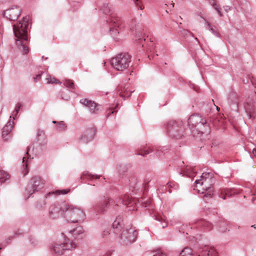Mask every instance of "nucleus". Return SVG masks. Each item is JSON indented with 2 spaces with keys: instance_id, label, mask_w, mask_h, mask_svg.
Here are the masks:
<instances>
[{
  "instance_id": "nucleus-4",
  "label": "nucleus",
  "mask_w": 256,
  "mask_h": 256,
  "mask_svg": "<svg viewBox=\"0 0 256 256\" xmlns=\"http://www.w3.org/2000/svg\"><path fill=\"white\" fill-rule=\"evenodd\" d=\"M100 10L105 14L110 15L107 20L111 35L114 38H117L118 34V28L120 24V19L114 14H113L112 7L108 4H104L100 8Z\"/></svg>"
},
{
  "instance_id": "nucleus-13",
  "label": "nucleus",
  "mask_w": 256,
  "mask_h": 256,
  "mask_svg": "<svg viewBox=\"0 0 256 256\" xmlns=\"http://www.w3.org/2000/svg\"><path fill=\"white\" fill-rule=\"evenodd\" d=\"M20 9L18 6H12L4 12V15L10 20H15L20 16Z\"/></svg>"
},
{
  "instance_id": "nucleus-12",
  "label": "nucleus",
  "mask_w": 256,
  "mask_h": 256,
  "mask_svg": "<svg viewBox=\"0 0 256 256\" xmlns=\"http://www.w3.org/2000/svg\"><path fill=\"white\" fill-rule=\"evenodd\" d=\"M114 204V202L112 200L104 198L97 204L94 206L93 207L96 214H103L106 211L110 206Z\"/></svg>"
},
{
  "instance_id": "nucleus-32",
  "label": "nucleus",
  "mask_w": 256,
  "mask_h": 256,
  "mask_svg": "<svg viewBox=\"0 0 256 256\" xmlns=\"http://www.w3.org/2000/svg\"><path fill=\"white\" fill-rule=\"evenodd\" d=\"M64 84L70 89H74V82L70 80H66Z\"/></svg>"
},
{
  "instance_id": "nucleus-33",
  "label": "nucleus",
  "mask_w": 256,
  "mask_h": 256,
  "mask_svg": "<svg viewBox=\"0 0 256 256\" xmlns=\"http://www.w3.org/2000/svg\"><path fill=\"white\" fill-rule=\"evenodd\" d=\"M206 24L208 25V29L210 30L212 34H213L214 36H216L217 37L219 36L218 32H217V30H214L213 28L210 27V24L208 22H206Z\"/></svg>"
},
{
  "instance_id": "nucleus-36",
  "label": "nucleus",
  "mask_w": 256,
  "mask_h": 256,
  "mask_svg": "<svg viewBox=\"0 0 256 256\" xmlns=\"http://www.w3.org/2000/svg\"><path fill=\"white\" fill-rule=\"evenodd\" d=\"M184 172L189 175V176H190V174L191 172H194V169L191 168L190 167H186V168L184 170Z\"/></svg>"
},
{
  "instance_id": "nucleus-53",
  "label": "nucleus",
  "mask_w": 256,
  "mask_h": 256,
  "mask_svg": "<svg viewBox=\"0 0 256 256\" xmlns=\"http://www.w3.org/2000/svg\"><path fill=\"white\" fill-rule=\"evenodd\" d=\"M216 109H217L218 110H219L220 108H219L218 107V106H217Z\"/></svg>"
},
{
  "instance_id": "nucleus-14",
  "label": "nucleus",
  "mask_w": 256,
  "mask_h": 256,
  "mask_svg": "<svg viewBox=\"0 0 256 256\" xmlns=\"http://www.w3.org/2000/svg\"><path fill=\"white\" fill-rule=\"evenodd\" d=\"M80 103L88 108L91 114H96L100 110V106L91 100L86 98L82 99Z\"/></svg>"
},
{
  "instance_id": "nucleus-41",
  "label": "nucleus",
  "mask_w": 256,
  "mask_h": 256,
  "mask_svg": "<svg viewBox=\"0 0 256 256\" xmlns=\"http://www.w3.org/2000/svg\"><path fill=\"white\" fill-rule=\"evenodd\" d=\"M156 220L160 221V222H162L165 220V217L162 216H157L156 218Z\"/></svg>"
},
{
  "instance_id": "nucleus-49",
  "label": "nucleus",
  "mask_w": 256,
  "mask_h": 256,
  "mask_svg": "<svg viewBox=\"0 0 256 256\" xmlns=\"http://www.w3.org/2000/svg\"><path fill=\"white\" fill-rule=\"evenodd\" d=\"M254 200H255V198H252V202H254Z\"/></svg>"
},
{
  "instance_id": "nucleus-9",
  "label": "nucleus",
  "mask_w": 256,
  "mask_h": 256,
  "mask_svg": "<svg viewBox=\"0 0 256 256\" xmlns=\"http://www.w3.org/2000/svg\"><path fill=\"white\" fill-rule=\"evenodd\" d=\"M45 184L44 180L39 176H34L29 182L28 186L26 190L25 196L28 198L34 192L42 189Z\"/></svg>"
},
{
  "instance_id": "nucleus-6",
  "label": "nucleus",
  "mask_w": 256,
  "mask_h": 256,
  "mask_svg": "<svg viewBox=\"0 0 256 256\" xmlns=\"http://www.w3.org/2000/svg\"><path fill=\"white\" fill-rule=\"evenodd\" d=\"M68 208L65 218L74 223H81L86 218L84 211L77 206L67 203Z\"/></svg>"
},
{
  "instance_id": "nucleus-37",
  "label": "nucleus",
  "mask_w": 256,
  "mask_h": 256,
  "mask_svg": "<svg viewBox=\"0 0 256 256\" xmlns=\"http://www.w3.org/2000/svg\"><path fill=\"white\" fill-rule=\"evenodd\" d=\"M134 2L136 6H138L141 10L144 8V6L142 4H141L139 0H134Z\"/></svg>"
},
{
  "instance_id": "nucleus-11",
  "label": "nucleus",
  "mask_w": 256,
  "mask_h": 256,
  "mask_svg": "<svg viewBox=\"0 0 256 256\" xmlns=\"http://www.w3.org/2000/svg\"><path fill=\"white\" fill-rule=\"evenodd\" d=\"M76 247V244L74 242H69L68 239H65L64 242H58L54 244L53 250L54 252L58 255L62 254L65 250H72Z\"/></svg>"
},
{
  "instance_id": "nucleus-44",
  "label": "nucleus",
  "mask_w": 256,
  "mask_h": 256,
  "mask_svg": "<svg viewBox=\"0 0 256 256\" xmlns=\"http://www.w3.org/2000/svg\"><path fill=\"white\" fill-rule=\"evenodd\" d=\"M42 72H41V73H40V74H37V75L36 76V77H34V81H35L36 82H37L36 79H37V78H40V76H41V75H42Z\"/></svg>"
},
{
  "instance_id": "nucleus-7",
  "label": "nucleus",
  "mask_w": 256,
  "mask_h": 256,
  "mask_svg": "<svg viewBox=\"0 0 256 256\" xmlns=\"http://www.w3.org/2000/svg\"><path fill=\"white\" fill-rule=\"evenodd\" d=\"M131 62V56L128 53H121L112 58V66L117 70H123L128 68Z\"/></svg>"
},
{
  "instance_id": "nucleus-31",
  "label": "nucleus",
  "mask_w": 256,
  "mask_h": 256,
  "mask_svg": "<svg viewBox=\"0 0 256 256\" xmlns=\"http://www.w3.org/2000/svg\"><path fill=\"white\" fill-rule=\"evenodd\" d=\"M152 150L150 148L148 150L141 149L138 153V155L142 156H146L147 154L152 152Z\"/></svg>"
},
{
  "instance_id": "nucleus-23",
  "label": "nucleus",
  "mask_w": 256,
  "mask_h": 256,
  "mask_svg": "<svg viewBox=\"0 0 256 256\" xmlns=\"http://www.w3.org/2000/svg\"><path fill=\"white\" fill-rule=\"evenodd\" d=\"M118 90L120 92V96L121 97H128L130 96V94H128L127 88L123 87L122 86H119Z\"/></svg>"
},
{
  "instance_id": "nucleus-1",
  "label": "nucleus",
  "mask_w": 256,
  "mask_h": 256,
  "mask_svg": "<svg viewBox=\"0 0 256 256\" xmlns=\"http://www.w3.org/2000/svg\"><path fill=\"white\" fill-rule=\"evenodd\" d=\"M28 18H25L22 21L18 22L13 25L16 47L22 54L28 52Z\"/></svg>"
},
{
  "instance_id": "nucleus-39",
  "label": "nucleus",
  "mask_w": 256,
  "mask_h": 256,
  "mask_svg": "<svg viewBox=\"0 0 256 256\" xmlns=\"http://www.w3.org/2000/svg\"><path fill=\"white\" fill-rule=\"evenodd\" d=\"M110 234V232L108 230H104L102 232V236L103 238L106 237Z\"/></svg>"
},
{
  "instance_id": "nucleus-42",
  "label": "nucleus",
  "mask_w": 256,
  "mask_h": 256,
  "mask_svg": "<svg viewBox=\"0 0 256 256\" xmlns=\"http://www.w3.org/2000/svg\"><path fill=\"white\" fill-rule=\"evenodd\" d=\"M164 148L165 147L158 148L156 151V154L160 156V152H162L163 149H164Z\"/></svg>"
},
{
  "instance_id": "nucleus-26",
  "label": "nucleus",
  "mask_w": 256,
  "mask_h": 256,
  "mask_svg": "<svg viewBox=\"0 0 256 256\" xmlns=\"http://www.w3.org/2000/svg\"><path fill=\"white\" fill-rule=\"evenodd\" d=\"M100 175H94L88 172H84L82 174V175L81 176V178H86L90 179H92V178H100Z\"/></svg>"
},
{
  "instance_id": "nucleus-24",
  "label": "nucleus",
  "mask_w": 256,
  "mask_h": 256,
  "mask_svg": "<svg viewBox=\"0 0 256 256\" xmlns=\"http://www.w3.org/2000/svg\"><path fill=\"white\" fill-rule=\"evenodd\" d=\"M10 176L4 171L0 170V182L2 183L6 182L9 180Z\"/></svg>"
},
{
  "instance_id": "nucleus-8",
  "label": "nucleus",
  "mask_w": 256,
  "mask_h": 256,
  "mask_svg": "<svg viewBox=\"0 0 256 256\" xmlns=\"http://www.w3.org/2000/svg\"><path fill=\"white\" fill-rule=\"evenodd\" d=\"M67 208V203L66 202L54 204L49 208L48 216L52 220L61 217L65 218Z\"/></svg>"
},
{
  "instance_id": "nucleus-20",
  "label": "nucleus",
  "mask_w": 256,
  "mask_h": 256,
  "mask_svg": "<svg viewBox=\"0 0 256 256\" xmlns=\"http://www.w3.org/2000/svg\"><path fill=\"white\" fill-rule=\"evenodd\" d=\"M29 150H30V148L28 147L27 148L26 156H24L22 158V163H23V167H24V170H23L22 172H23L24 176H26L28 173V170H27L28 160L29 158V157L30 156L28 154Z\"/></svg>"
},
{
  "instance_id": "nucleus-18",
  "label": "nucleus",
  "mask_w": 256,
  "mask_h": 256,
  "mask_svg": "<svg viewBox=\"0 0 256 256\" xmlns=\"http://www.w3.org/2000/svg\"><path fill=\"white\" fill-rule=\"evenodd\" d=\"M240 192V190L234 188H226L222 190L220 197L222 199L225 200L226 198L230 197Z\"/></svg>"
},
{
  "instance_id": "nucleus-51",
  "label": "nucleus",
  "mask_w": 256,
  "mask_h": 256,
  "mask_svg": "<svg viewBox=\"0 0 256 256\" xmlns=\"http://www.w3.org/2000/svg\"><path fill=\"white\" fill-rule=\"evenodd\" d=\"M171 4L172 5V7H174V2H172Z\"/></svg>"
},
{
  "instance_id": "nucleus-52",
  "label": "nucleus",
  "mask_w": 256,
  "mask_h": 256,
  "mask_svg": "<svg viewBox=\"0 0 256 256\" xmlns=\"http://www.w3.org/2000/svg\"><path fill=\"white\" fill-rule=\"evenodd\" d=\"M168 192L170 193H171V192H172V191L170 190H168Z\"/></svg>"
},
{
  "instance_id": "nucleus-28",
  "label": "nucleus",
  "mask_w": 256,
  "mask_h": 256,
  "mask_svg": "<svg viewBox=\"0 0 256 256\" xmlns=\"http://www.w3.org/2000/svg\"><path fill=\"white\" fill-rule=\"evenodd\" d=\"M66 124L63 121H60L58 122L56 128L59 131H64L66 129Z\"/></svg>"
},
{
  "instance_id": "nucleus-3",
  "label": "nucleus",
  "mask_w": 256,
  "mask_h": 256,
  "mask_svg": "<svg viewBox=\"0 0 256 256\" xmlns=\"http://www.w3.org/2000/svg\"><path fill=\"white\" fill-rule=\"evenodd\" d=\"M188 126L194 136L200 138L203 134L208 135L210 132L206 120L198 114L190 116L188 120Z\"/></svg>"
},
{
  "instance_id": "nucleus-30",
  "label": "nucleus",
  "mask_w": 256,
  "mask_h": 256,
  "mask_svg": "<svg viewBox=\"0 0 256 256\" xmlns=\"http://www.w3.org/2000/svg\"><path fill=\"white\" fill-rule=\"evenodd\" d=\"M70 92L68 90H63L60 92V98L64 100H68L70 98Z\"/></svg>"
},
{
  "instance_id": "nucleus-16",
  "label": "nucleus",
  "mask_w": 256,
  "mask_h": 256,
  "mask_svg": "<svg viewBox=\"0 0 256 256\" xmlns=\"http://www.w3.org/2000/svg\"><path fill=\"white\" fill-rule=\"evenodd\" d=\"M200 256H218L216 250L211 246H206L200 252Z\"/></svg>"
},
{
  "instance_id": "nucleus-43",
  "label": "nucleus",
  "mask_w": 256,
  "mask_h": 256,
  "mask_svg": "<svg viewBox=\"0 0 256 256\" xmlns=\"http://www.w3.org/2000/svg\"><path fill=\"white\" fill-rule=\"evenodd\" d=\"M153 256H166V254L163 253L162 252L158 251Z\"/></svg>"
},
{
  "instance_id": "nucleus-15",
  "label": "nucleus",
  "mask_w": 256,
  "mask_h": 256,
  "mask_svg": "<svg viewBox=\"0 0 256 256\" xmlns=\"http://www.w3.org/2000/svg\"><path fill=\"white\" fill-rule=\"evenodd\" d=\"M95 134V130L92 128L86 129L79 137V140L82 143H88L92 140Z\"/></svg>"
},
{
  "instance_id": "nucleus-50",
  "label": "nucleus",
  "mask_w": 256,
  "mask_h": 256,
  "mask_svg": "<svg viewBox=\"0 0 256 256\" xmlns=\"http://www.w3.org/2000/svg\"><path fill=\"white\" fill-rule=\"evenodd\" d=\"M252 227L254 228H256V225H255V224L252 226Z\"/></svg>"
},
{
  "instance_id": "nucleus-22",
  "label": "nucleus",
  "mask_w": 256,
  "mask_h": 256,
  "mask_svg": "<svg viewBox=\"0 0 256 256\" xmlns=\"http://www.w3.org/2000/svg\"><path fill=\"white\" fill-rule=\"evenodd\" d=\"M122 203L124 205H128L131 203V201L128 196H124L123 197H121L120 198L118 202L116 204H114L115 206H118V204Z\"/></svg>"
},
{
  "instance_id": "nucleus-47",
  "label": "nucleus",
  "mask_w": 256,
  "mask_h": 256,
  "mask_svg": "<svg viewBox=\"0 0 256 256\" xmlns=\"http://www.w3.org/2000/svg\"><path fill=\"white\" fill-rule=\"evenodd\" d=\"M252 153L254 156L256 158V149H254L252 151Z\"/></svg>"
},
{
  "instance_id": "nucleus-10",
  "label": "nucleus",
  "mask_w": 256,
  "mask_h": 256,
  "mask_svg": "<svg viewBox=\"0 0 256 256\" xmlns=\"http://www.w3.org/2000/svg\"><path fill=\"white\" fill-rule=\"evenodd\" d=\"M166 128L167 134L174 138H179L183 135L184 128L182 122L180 121L168 122Z\"/></svg>"
},
{
  "instance_id": "nucleus-46",
  "label": "nucleus",
  "mask_w": 256,
  "mask_h": 256,
  "mask_svg": "<svg viewBox=\"0 0 256 256\" xmlns=\"http://www.w3.org/2000/svg\"><path fill=\"white\" fill-rule=\"evenodd\" d=\"M224 8L226 11L228 12V10H230V8L228 6H226L224 7Z\"/></svg>"
},
{
  "instance_id": "nucleus-40",
  "label": "nucleus",
  "mask_w": 256,
  "mask_h": 256,
  "mask_svg": "<svg viewBox=\"0 0 256 256\" xmlns=\"http://www.w3.org/2000/svg\"><path fill=\"white\" fill-rule=\"evenodd\" d=\"M144 207H148L150 205V202L149 200H146V201L142 202Z\"/></svg>"
},
{
  "instance_id": "nucleus-21",
  "label": "nucleus",
  "mask_w": 256,
  "mask_h": 256,
  "mask_svg": "<svg viewBox=\"0 0 256 256\" xmlns=\"http://www.w3.org/2000/svg\"><path fill=\"white\" fill-rule=\"evenodd\" d=\"M84 232L83 228L81 226H78L75 228L70 230L69 234H70L74 238L78 237V236L82 234Z\"/></svg>"
},
{
  "instance_id": "nucleus-45",
  "label": "nucleus",
  "mask_w": 256,
  "mask_h": 256,
  "mask_svg": "<svg viewBox=\"0 0 256 256\" xmlns=\"http://www.w3.org/2000/svg\"><path fill=\"white\" fill-rule=\"evenodd\" d=\"M167 226V224L166 222L162 223V228H164Z\"/></svg>"
},
{
  "instance_id": "nucleus-38",
  "label": "nucleus",
  "mask_w": 256,
  "mask_h": 256,
  "mask_svg": "<svg viewBox=\"0 0 256 256\" xmlns=\"http://www.w3.org/2000/svg\"><path fill=\"white\" fill-rule=\"evenodd\" d=\"M244 108H246V111L248 112V113H251L252 110V108H251L250 106V104H248V103L246 104L244 106Z\"/></svg>"
},
{
  "instance_id": "nucleus-2",
  "label": "nucleus",
  "mask_w": 256,
  "mask_h": 256,
  "mask_svg": "<svg viewBox=\"0 0 256 256\" xmlns=\"http://www.w3.org/2000/svg\"><path fill=\"white\" fill-rule=\"evenodd\" d=\"M114 232L120 235V240L123 245H128L134 242L136 238L138 232L134 228H126L120 234L123 228L122 220L120 217H118L112 224Z\"/></svg>"
},
{
  "instance_id": "nucleus-17",
  "label": "nucleus",
  "mask_w": 256,
  "mask_h": 256,
  "mask_svg": "<svg viewBox=\"0 0 256 256\" xmlns=\"http://www.w3.org/2000/svg\"><path fill=\"white\" fill-rule=\"evenodd\" d=\"M14 126V122L13 121L10 120L4 126L2 130V138L5 141H7L10 136L8 134L11 132Z\"/></svg>"
},
{
  "instance_id": "nucleus-5",
  "label": "nucleus",
  "mask_w": 256,
  "mask_h": 256,
  "mask_svg": "<svg viewBox=\"0 0 256 256\" xmlns=\"http://www.w3.org/2000/svg\"><path fill=\"white\" fill-rule=\"evenodd\" d=\"M212 174L210 172H204L198 180H195L194 190H196L202 194L208 191L207 194L210 196L212 194V186L214 180L212 178Z\"/></svg>"
},
{
  "instance_id": "nucleus-19",
  "label": "nucleus",
  "mask_w": 256,
  "mask_h": 256,
  "mask_svg": "<svg viewBox=\"0 0 256 256\" xmlns=\"http://www.w3.org/2000/svg\"><path fill=\"white\" fill-rule=\"evenodd\" d=\"M36 140L41 146H44L47 143L46 136L43 130H38L36 133Z\"/></svg>"
},
{
  "instance_id": "nucleus-34",
  "label": "nucleus",
  "mask_w": 256,
  "mask_h": 256,
  "mask_svg": "<svg viewBox=\"0 0 256 256\" xmlns=\"http://www.w3.org/2000/svg\"><path fill=\"white\" fill-rule=\"evenodd\" d=\"M21 108V104H18L15 108L14 110L12 112V115L14 116L13 119H15V116H17V114H18L20 109Z\"/></svg>"
},
{
  "instance_id": "nucleus-27",
  "label": "nucleus",
  "mask_w": 256,
  "mask_h": 256,
  "mask_svg": "<svg viewBox=\"0 0 256 256\" xmlns=\"http://www.w3.org/2000/svg\"><path fill=\"white\" fill-rule=\"evenodd\" d=\"M70 191V189H69V188H67V189H65V190H56L54 192H48L46 194V197H47V196L48 195H50L51 194H58V195L65 194H68Z\"/></svg>"
},
{
  "instance_id": "nucleus-35",
  "label": "nucleus",
  "mask_w": 256,
  "mask_h": 256,
  "mask_svg": "<svg viewBox=\"0 0 256 256\" xmlns=\"http://www.w3.org/2000/svg\"><path fill=\"white\" fill-rule=\"evenodd\" d=\"M211 4L212 6V7L214 8V10H216L218 12V13L219 14V16H222V13L220 10L219 6L214 2H213V3L212 4Z\"/></svg>"
},
{
  "instance_id": "nucleus-25",
  "label": "nucleus",
  "mask_w": 256,
  "mask_h": 256,
  "mask_svg": "<svg viewBox=\"0 0 256 256\" xmlns=\"http://www.w3.org/2000/svg\"><path fill=\"white\" fill-rule=\"evenodd\" d=\"M180 256H194L191 248H184L180 254Z\"/></svg>"
},
{
  "instance_id": "nucleus-29",
  "label": "nucleus",
  "mask_w": 256,
  "mask_h": 256,
  "mask_svg": "<svg viewBox=\"0 0 256 256\" xmlns=\"http://www.w3.org/2000/svg\"><path fill=\"white\" fill-rule=\"evenodd\" d=\"M47 80V82L48 84H60L61 82L59 81L56 78H55L52 77L50 76H48L46 78Z\"/></svg>"
},
{
  "instance_id": "nucleus-48",
  "label": "nucleus",
  "mask_w": 256,
  "mask_h": 256,
  "mask_svg": "<svg viewBox=\"0 0 256 256\" xmlns=\"http://www.w3.org/2000/svg\"><path fill=\"white\" fill-rule=\"evenodd\" d=\"M58 122H56V120H54V121H52V123H53V124H58Z\"/></svg>"
}]
</instances>
